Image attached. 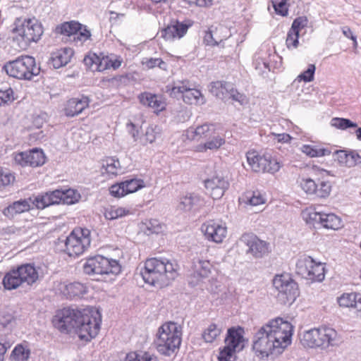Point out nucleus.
<instances>
[{
    "instance_id": "obj_1",
    "label": "nucleus",
    "mask_w": 361,
    "mask_h": 361,
    "mask_svg": "<svg viewBox=\"0 0 361 361\" xmlns=\"http://www.w3.org/2000/svg\"><path fill=\"white\" fill-rule=\"evenodd\" d=\"M99 312L92 307L76 310L70 307L59 311L53 319L54 326L62 333H75L86 341L94 338L100 329Z\"/></svg>"
},
{
    "instance_id": "obj_2",
    "label": "nucleus",
    "mask_w": 361,
    "mask_h": 361,
    "mask_svg": "<svg viewBox=\"0 0 361 361\" xmlns=\"http://www.w3.org/2000/svg\"><path fill=\"white\" fill-rule=\"evenodd\" d=\"M293 326L281 317L263 325L255 336L253 349L257 356L267 357L282 353L291 343Z\"/></svg>"
},
{
    "instance_id": "obj_3",
    "label": "nucleus",
    "mask_w": 361,
    "mask_h": 361,
    "mask_svg": "<svg viewBox=\"0 0 361 361\" xmlns=\"http://www.w3.org/2000/svg\"><path fill=\"white\" fill-rule=\"evenodd\" d=\"M178 268L176 261L152 257L145 261L140 274L145 283L163 288L169 286L177 277Z\"/></svg>"
},
{
    "instance_id": "obj_4",
    "label": "nucleus",
    "mask_w": 361,
    "mask_h": 361,
    "mask_svg": "<svg viewBox=\"0 0 361 361\" xmlns=\"http://www.w3.org/2000/svg\"><path fill=\"white\" fill-rule=\"evenodd\" d=\"M181 341V326L178 323L169 322L159 327L154 343L159 353L170 356L179 348Z\"/></svg>"
},
{
    "instance_id": "obj_5",
    "label": "nucleus",
    "mask_w": 361,
    "mask_h": 361,
    "mask_svg": "<svg viewBox=\"0 0 361 361\" xmlns=\"http://www.w3.org/2000/svg\"><path fill=\"white\" fill-rule=\"evenodd\" d=\"M44 32L41 23L35 18L18 20L13 29V42L20 49H26L32 42L39 41Z\"/></svg>"
},
{
    "instance_id": "obj_6",
    "label": "nucleus",
    "mask_w": 361,
    "mask_h": 361,
    "mask_svg": "<svg viewBox=\"0 0 361 361\" xmlns=\"http://www.w3.org/2000/svg\"><path fill=\"white\" fill-rule=\"evenodd\" d=\"M4 68L6 73L20 80H31L39 74L40 68L35 63V60L30 56L18 57L14 61L6 63Z\"/></svg>"
},
{
    "instance_id": "obj_7",
    "label": "nucleus",
    "mask_w": 361,
    "mask_h": 361,
    "mask_svg": "<svg viewBox=\"0 0 361 361\" xmlns=\"http://www.w3.org/2000/svg\"><path fill=\"white\" fill-rule=\"evenodd\" d=\"M243 329L231 327L228 329L224 339L225 346L220 351L219 361H235V354L244 348Z\"/></svg>"
},
{
    "instance_id": "obj_8",
    "label": "nucleus",
    "mask_w": 361,
    "mask_h": 361,
    "mask_svg": "<svg viewBox=\"0 0 361 361\" xmlns=\"http://www.w3.org/2000/svg\"><path fill=\"white\" fill-rule=\"evenodd\" d=\"M121 267L116 259L97 255L88 259L83 264V271L89 275H117Z\"/></svg>"
},
{
    "instance_id": "obj_9",
    "label": "nucleus",
    "mask_w": 361,
    "mask_h": 361,
    "mask_svg": "<svg viewBox=\"0 0 361 361\" xmlns=\"http://www.w3.org/2000/svg\"><path fill=\"white\" fill-rule=\"evenodd\" d=\"M296 273L312 282H321L325 277V264L310 256H302L296 262Z\"/></svg>"
},
{
    "instance_id": "obj_10",
    "label": "nucleus",
    "mask_w": 361,
    "mask_h": 361,
    "mask_svg": "<svg viewBox=\"0 0 361 361\" xmlns=\"http://www.w3.org/2000/svg\"><path fill=\"white\" fill-rule=\"evenodd\" d=\"M66 252L69 256L76 257L82 254L90 245V231L87 228H75L65 241Z\"/></svg>"
},
{
    "instance_id": "obj_11",
    "label": "nucleus",
    "mask_w": 361,
    "mask_h": 361,
    "mask_svg": "<svg viewBox=\"0 0 361 361\" xmlns=\"http://www.w3.org/2000/svg\"><path fill=\"white\" fill-rule=\"evenodd\" d=\"M277 299L282 304L293 303L299 295L298 286L288 275H278L273 280Z\"/></svg>"
},
{
    "instance_id": "obj_12",
    "label": "nucleus",
    "mask_w": 361,
    "mask_h": 361,
    "mask_svg": "<svg viewBox=\"0 0 361 361\" xmlns=\"http://www.w3.org/2000/svg\"><path fill=\"white\" fill-rule=\"evenodd\" d=\"M304 220L313 226L320 225L327 229L337 230L341 227L342 221L332 213L326 214L316 211H308L302 213Z\"/></svg>"
},
{
    "instance_id": "obj_13",
    "label": "nucleus",
    "mask_w": 361,
    "mask_h": 361,
    "mask_svg": "<svg viewBox=\"0 0 361 361\" xmlns=\"http://www.w3.org/2000/svg\"><path fill=\"white\" fill-rule=\"evenodd\" d=\"M170 94L174 97L180 96L184 102L190 104H203L205 102L201 92L188 81L177 82L171 88Z\"/></svg>"
},
{
    "instance_id": "obj_14",
    "label": "nucleus",
    "mask_w": 361,
    "mask_h": 361,
    "mask_svg": "<svg viewBox=\"0 0 361 361\" xmlns=\"http://www.w3.org/2000/svg\"><path fill=\"white\" fill-rule=\"evenodd\" d=\"M12 157L15 163L23 167H37L45 163L43 151L36 148L25 152H14Z\"/></svg>"
},
{
    "instance_id": "obj_15",
    "label": "nucleus",
    "mask_w": 361,
    "mask_h": 361,
    "mask_svg": "<svg viewBox=\"0 0 361 361\" xmlns=\"http://www.w3.org/2000/svg\"><path fill=\"white\" fill-rule=\"evenodd\" d=\"M301 189L309 195H314L319 198L329 197L331 191V185L329 181H321L316 183L311 178L302 177L300 180Z\"/></svg>"
},
{
    "instance_id": "obj_16",
    "label": "nucleus",
    "mask_w": 361,
    "mask_h": 361,
    "mask_svg": "<svg viewBox=\"0 0 361 361\" xmlns=\"http://www.w3.org/2000/svg\"><path fill=\"white\" fill-rule=\"evenodd\" d=\"M192 25L193 22L189 19L183 21L173 20L161 30V35L167 41L180 39Z\"/></svg>"
},
{
    "instance_id": "obj_17",
    "label": "nucleus",
    "mask_w": 361,
    "mask_h": 361,
    "mask_svg": "<svg viewBox=\"0 0 361 361\" xmlns=\"http://www.w3.org/2000/svg\"><path fill=\"white\" fill-rule=\"evenodd\" d=\"M240 241L248 247L247 253L251 254L255 258H261L269 253V244L254 234L245 233L240 238Z\"/></svg>"
},
{
    "instance_id": "obj_18",
    "label": "nucleus",
    "mask_w": 361,
    "mask_h": 361,
    "mask_svg": "<svg viewBox=\"0 0 361 361\" xmlns=\"http://www.w3.org/2000/svg\"><path fill=\"white\" fill-rule=\"evenodd\" d=\"M146 186L141 178H130L112 185L109 188L110 194L115 197H122L133 193Z\"/></svg>"
},
{
    "instance_id": "obj_19",
    "label": "nucleus",
    "mask_w": 361,
    "mask_h": 361,
    "mask_svg": "<svg viewBox=\"0 0 361 361\" xmlns=\"http://www.w3.org/2000/svg\"><path fill=\"white\" fill-rule=\"evenodd\" d=\"M204 186L214 200H219L228 188L229 183L222 176L215 175L204 180Z\"/></svg>"
},
{
    "instance_id": "obj_20",
    "label": "nucleus",
    "mask_w": 361,
    "mask_h": 361,
    "mask_svg": "<svg viewBox=\"0 0 361 361\" xmlns=\"http://www.w3.org/2000/svg\"><path fill=\"white\" fill-rule=\"evenodd\" d=\"M201 229L207 240L216 243H221L227 234L225 225L212 220L203 224Z\"/></svg>"
},
{
    "instance_id": "obj_21",
    "label": "nucleus",
    "mask_w": 361,
    "mask_h": 361,
    "mask_svg": "<svg viewBox=\"0 0 361 361\" xmlns=\"http://www.w3.org/2000/svg\"><path fill=\"white\" fill-rule=\"evenodd\" d=\"M204 205V200L198 194L186 192L179 198L178 208L184 212H196Z\"/></svg>"
},
{
    "instance_id": "obj_22",
    "label": "nucleus",
    "mask_w": 361,
    "mask_h": 361,
    "mask_svg": "<svg viewBox=\"0 0 361 361\" xmlns=\"http://www.w3.org/2000/svg\"><path fill=\"white\" fill-rule=\"evenodd\" d=\"M335 161L341 165L352 168L361 164V156L355 150H336L333 154Z\"/></svg>"
},
{
    "instance_id": "obj_23",
    "label": "nucleus",
    "mask_w": 361,
    "mask_h": 361,
    "mask_svg": "<svg viewBox=\"0 0 361 361\" xmlns=\"http://www.w3.org/2000/svg\"><path fill=\"white\" fill-rule=\"evenodd\" d=\"M90 100L87 97L82 96L80 98L69 99L64 108L67 116L73 117L80 114L89 105Z\"/></svg>"
},
{
    "instance_id": "obj_24",
    "label": "nucleus",
    "mask_w": 361,
    "mask_h": 361,
    "mask_svg": "<svg viewBox=\"0 0 361 361\" xmlns=\"http://www.w3.org/2000/svg\"><path fill=\"white\" fill-rule=\"evenodd\" d=\"M320 334V345L322 349H327L329 347L338 345L339 339L337 331L331 327L322 326L319 327Z\"/></svg>"
},
{
    "instance_id": "obj_25",
    "label": "nucleus",
    "mask_w": 361,
    "mask_h": 361,
    "mask_svg": "<svg viewBox=\"0 0 361 361\" xmlns=\"http://www.w3.org/2000/svg\"><path fill=\"white\" fill-rule=\"evenodd\" d=\"M32 198L20 200L6 207L3 214L8 219H13L16 215L28 212L32 208Z\"/></svg>"
},
{
    "instance_id": "obj_26",
    "label": "nucleus",
    "mask_w": 361,
    "mask_h": 361,
    "mask_svg": "<svg viewBox=\"0 0 361 361\" xmlns=\"http://www.w3.org/2000/svg\"><path fill=\"white\" fill-rule=\"evenodd\" d=\"M140 102L154 109V111H161L165 109V102L161 97L150 92H143L138 96Z\"/></svg>"
},
{
    "instance_id": "obj_27",
    "label": "nucleus",
    "mask_w": 361,
    "mask_h": 361,
    "mask_svg": "<svg viewBox=\"0 0 361 361\" xmlns=\"http://www.w3.org/2000/svg\"><path fill=\"white\" fill-rule=\"evenodd\" d=\"M59 290L67 298L80 297L86 293V287L81 283H59Z\"/></svg>"
},
{
    "instance_id": "obj_28",
    "label": "nucleus",
    "mask_w": 361,
    "mask_h": 361,
    "mask_svg": "<svg viewBox=\"0 0 361 361\" xmlns=\"http://www.w3.org/2000/svg\"><path fill=\"white\" fill-rule=\"evenodd\" d=\"M73 55L71 48H63L51 54L50 64L56 69L67 65Z\"/></svg>"
},
{
    "instance_id": "obj_29",
    "label": "nucleus",
    "mask_w": 361,
    "mask_h": 361,
    "mask_svg": "<svg viewBox=\"0 0 361 361\" xmlns=\"http://www.w3.org/2000/svg\"><path fill=\"white\" fill-rule=\"evenodd\" d=\"M225 143L224 135L217 129L210 137L206 140L204 144L197 146V151L204 152L207 149L216 150L219 149Z\"/></svg>"
},
{
    "instance_id": "obj_30",
    "label": "nucleus",
    "mask_w": 361,
    "mask_h": 361,
    "mask_svg": "<svg viewBox=\"0 0 361 361\" xmlns=\"http://www.w3.org/2000/svg\"><path fill=\"white\" fill-rule=\"evenodd\" d=\"M17 269L22 278L23 285L30 286L37 281L39 273L34 265L25 264L18 267Z\"/></svg>"
},
{
    "instance_id": "obj_31",
    "label": "nucleus",
    "mask_w": 361,
    "mask_h": 361,
    "mask_svg": "<svg viewBox=\"0 0 361 361\" xmlns=\"http://www.w3.org/2000/svg\"><path fill=\"white\" fill-rule=\"evenodd\" d=\"M232 90V84L230 82L216 81L211 83L210 92L219 99L227 101L229 92Z\"/></svg>"
},
{
    "instance_id": "obj_32",
    "label": "nucleus",
    "mask_w": 361,
    "mask_h": 361,
    "mask_svg": "<svg viewBox=\"0 0 361 361\" xmlns=\"http://www.w3.org/2000/svg\"><path fill=\"white\" fill-rule=\"evenodd\" d=\"M122 172L120 161L116 157H107L102 161V173H106L109 176H116Z\"/></svg>"
},
{
    "instance_id": "obj_33",
    "label": "nucleus",
    "mask_w": 361,
    "mask_h": 361,
    "mask_svg": "<svg viewBox=\"0 0 361 361\" xmlns=\"http://www.w3.org/2000/svg\"><path fill=\"white\" fill-rule=\"evenodd\" d=\"M320 334L319 328L305 331L302 336L301 343L304 346L309 348H321Z\"/></svg>"
},
{
    "instance_id": "obj_34",
    "label": "nucleus",
    "mask_w": 361,
    "mask_h": 361,
    "mask_svg": "<svg viewBox=\"0 0 361 361\" xmlns=\"http://www.w3.org/2000/svg\"><path fill=\"white\" fill-rule=\"evenodd\" d=\"M3 284L7 290L16 289L19 286H23L22 278L18 269L10 271L4 276Z\"/></svg>"
},
{
    "instance_id": "obj_35",
    "label": "nucleus",
    "mask_w": 361,
    "mask_h": 361,
    "mask_svg": "<svg viewBox=\"0 0 361 361\" xmlns=\"http://www.w3.org/2000/svg\"><path fill=\"white\" fill-rule=\"evenodd\" d=\"M222 331L221 324L211 323L203 331L202 337L206 343H212L220 336Z\"/></svg>"
},
{
    "instance_id": "obj_36",
    "label": "nucleus",
    "mask_w": 361,
    "mask_h": 361,
    "mask_svg": "<svg viewBox=\"0 0 361 361\" xmlns=\"http://www.w3.org/2000/svg\"><path fill=\"white\" fill-rule=\"evenodd\" d=\"M261 161H262V172L275 173L279 171L281 167L280 161L269 154H264Z\"/></svg>"
},
{
    "instance_id": "obj_37",
    "label": "nucleus",
    "mask_w": 361,
    "mask_h": 361,
    "mask_svg": "<svg viewBox=\"0 0 361 361\" xmlns=\"http://www.w3.org/2000/svg\"><path fill=\"white\" fill-rule=\"evenodd\" d=\"M240 203L249 204L251 206H257L264 204V198L259 192H247L239 198Z\"/></svg>"
},
{
    "instance_id": "obj_38",
    "label": "nucleus",
    "mask_w": 361,
    "mask_h": 361,
    "mask_svg": "<svg viewBox=\"0 0 361 361\" xmlns=\"http://www.w3.org/2000/svg\"><path fill=\"white\" fill-rule=\"evenodd\" d=\"M302 152L310 157H320L329 155L331 150L329 148L319 147L315 145H304L301 147Z\"/></svg>"
},
{
    "instance_id": "obj_39",
    "label": "nucleus",
    "mask_w": 361,
    "mask_h": 361,
    "mask_svg": "<svg viewBox=\"0 0 361 361\" xmlns=\"http://www.w3.org/2000/svg\"><path fill=\"white\" fill-rule=\"evenodd\" d=\"M212 267L208 260L197 259L193 262L194 271L200 277L208 276L211 272Z\"/></svg>"
},
{
    "instance_id": "obj_40",
    "label": "nucleus",
    "mask_w": 361,
    "mask_h": 361,
    "mask_svg": "<svg viewBox=\"0 0 361 361\" xmlns=\"http://www.w3.org/2000/svg\"><path fill=\"white\" fill-rule=\"evenodd\" d=\"M132 214V211L129 209L124 207H111L105 211L104 216L106 219L114 220Z\"/></svg>"
},
{
    "instance_id": "obj_41",
    "label": "nucleus",
    "mask_w": 361,
    "mask_h": 361,
    "mask_svg": "<svg viewBox=\"0 0 361 361\" xmlns=\"http://www.w3.org/2000/svg\"><path fill=\"white\" fill-rule=\"evenodd\" d=\"M216 130L217 128L216 125L212 123H204L197 126L193 133H195V136L207 140L208 137H210L211 135L214 133Z\"/></svg>"
},
{
    "instance_id": "obj_42",
    "label": "nucleus",
    "mask_w": 361,
    "mask_h": 361,
    "mask_svg": "<svg viewBox=\"0 0 361 361\" xmlns=\"http://www.w3.org/2000/svg\"><path fill=\"white\" fill-rule=\"evenodd\" d=\"M247 161L252 170L255 172H262V156H259L255 151H250L246 154Z\"/></svg>"
},
{
    "instance_id": "obj_43",
    "label": "nucleus",
    "mask_w": 361,
    "mask_h": 361,
    "mask_svg": "<svg viewBox=\"0 0 361 361\" xmlns=\"http://www.w3.org/2000/svg\"><path fill=\"white\" fill-rule=\"evenodd\" d=\"M80 28H81L80 23L75 21H71L63 23L60 25V27H57V30L62 35L73 37L75 32H77Z\"/></svg>"
},
{
    "instance_id": "obj_44",
    "label": "nucleus",
    "mask_w": 361,
    "mask_h": 361,
    "mask_svg": "<svg viewBox=\"0 0 361 361\" xmlns=\"http://www.w3.org/2000/svg\"><path fill=\"white\" fill-rule=\"evenodd\" d=\"M212 28L217 45L231 36L230 30L224 25H219L216 27L212 26Z\"/></svg>"
},
{
    "instance_id": "obj_45",
    "label": "nucleus",
    "mask_w": 361,
    "mask_h": 361,
    "mask_svg": "<svg viewBox=\"0 0 361 361\" xmlns=\"http://www.w3.org/2000/svg\"><path fill=\"white\" fill-rule=\"evenodd\" d=\"M123 361H158V359L155 355L147 352L142 354L131 352L126 355Z\"/></svg>"
},
{
    "instance_id": "obj_46",
    "label": "nucleus",
    "mask_w": 361,
    "mask_h": 361,
    "mask_svg": "<svg viewBox=\"0 0 361 361\" xmlns=\"http://www.w3.org/2000/svg\"><path fill=\"white\" fill-rule=\"evenodd\" d=\"M142 64L148 69H152L155 67H159L160 69L166 71L167 69V64L161 58H143Z\"/></svg>"
},
{
    "instance_id": "obj_47",
    "label": "nucleus",
    "mask_w": 361,
    "mask_h": 361,
    "mask_svg": "<svg viewBox=\"0 0 361 361\" xmlns=\"http://www.w3.org/2000/svg\"><path fill=\"white\" fill-rule=\"evenodd\" d=\"M358 293H345L337 298V302L341 307H352Z\"/></svg>"
},
{
    "instance_id": "obj_48",
    "label": "nucleus",
    "mask_w": 361,
    "mask_h": 361,
    "mask_svg": "<svg viewBox=\"0 0 361 361\" xmlns=\"http://www.w3.org/2000/svg\"><path fill=\"white\" fill-rule=\"evenodd\" d=\"M161 135V129L157 126H149L145 133L143 137V144L145 145L147 142L152 143L156 140L157 137H159Z\"/></svg>"
},
{
    "instance_id": "obj_49",
    "label": "nucleus",
    "mask_w": 361,
    "mask_h": 361,
    "mask_svg": "<svg viewBox=\"0 0 361 361\" xmlns=\"http://www.w3.org/2000/svg\"><path fill=\"white\" fill-rule=\"evenodd\" d=\"M30 351L23 345H16L12 351L11 356L16 361H25L29 358Z\"/></svg>"
},
{
    "instance_id": "obj_50",
    "label": "nucleus",
    "mask_w": 361,
    "mask_h": 361,
    "mask_svg": "<svg viewBox=\"0 0 361 361\" xmlns=\"http://www.w3.org/2000/svg\"><path fill=\"white\" fill-rule=\"evenodd\" d=\"M331 125L336 128L346 130L350 128H357L356 123L351 121L348 118H334L331 121Z\"/></svg>"
},
{
    "instance_id": "obj_51",
    "label": "nucleus",
    "mask_w": 361,
    "mask_h": 361,
    "mask_svg": "<svg viewBox=\"0 0 361 361\" xmlns=\"http://www.w3.org/2000/svg\"><path fill=\"white\" fill-rule=\"evenodd\" d=\"M48 195V192L45 194L38 195L35 197L33 200H32V204L35 206L37 209H44L47 207H49L51 204L50 199Z\"/></svg>"
},
{
    "instance_id": "obj_52",
    "label": "nucleus",
    "mask_w": 361,
    "mask_h": 361,
    "mask_svg": "<svg viewBox=\"0 0 361 361\" xmlns=\"http://www.w3.org/2000/svg\"><path fill=\"white\" fill-rule=\"evenodd\" d=\"M299 33L298 31H293L292 30H289L287 34V37L286 40V44L288 49H296L299 44Z\"/></svg>"
},
{
    "instance_id": "obj_53",
    "label": "nucleus",
    "mask_w": 361,
    "mask_h": 361,
    "mask_svg": "<svg viewBox=\"0 0 361 361\" xmlns=\"http://www.w3.org/2000/svg\"><path fill=\"white\" fill-rule=\"evenodd\" d=\"M316 67L314 64H309L308 68L306 71L301 73L297 79L298 81H304L305 82H311L314 80V75L315 73Z\"/></svg>"
},
{
    "instance_id": "obj_54",
    "label": "nucleus",
    "mask_w": 361,
    "mask_h": 361,
    "mask_svg": "<svg viewBox=\"0 0 361 361\" xmlns=\"http://www.w3.org/2000/svg\"><path fill=\"white\" fill-rule=\"evenodd\" d=\"M62 197L63 203L71 204L78 201L80 195L74 190L69 189L63 191Z\"/></svg>"
},
{
    "instance_id": "obj_55",
    "label": "nucleus",
    "mask_w": 361,
    "mask_h": 361,
    "mask_svg": "<svg viewBox=\"0 0 361 361\" xmlns=\"http://www.w3.org/2000/svg\"><path fill=\"white\" fill-rule=\"evenodd\" d=\"M288 0H271L273 7L277 14L282 16L288 15V9L287 6Z\"/></svg>"
},
{
    "instance_id": "obj_56",
    "label": "nucleus",
    "mask_w": 361,
    "mask_h": 361,
    "mask_svg": "<svg viewBox=\"0 0 361 361\" xmlns=\"http://www.w3.org/2000/svg\"><path fill=\"white\" fill-rule=\"evenodd\" d=\"M163 231V226L159 222L158 220H149L146 224V233L147 235L152 233H159Z\"/></svg>"
},
{
    "instance_id": "obj_57",
    "label": "nucleus",
    "mask_w": 361,
    "mask_h": 361,
    "mask_svg": "<svg viewBox=\"0 0 361 361\" xmlns=\"http://www.w3.org/2000/svg\"><path fill=\"white\" fill-rule=\"evenodd\" d=\"M91 37V33L88 30L86 26L81 24V28H80L73 37V39L76 42H80L81 43L87 41Z\"/></svg>"
},
{
    "instance_id": "obj_58",
    "label": "nucleus",
    "mask_w": 361,
    "mask_h": 361,
    "mask_svg": "<svg viewBox=\"0 0 361 361\" xmlns=\"http://www.w3.org/2000/svg\"><path fill=\"white\" fill-rule=\"evenodd\" d=\"M255 69L259 72H264V70L271 71V66L265 59L262 58L259 55L255 56L254 62Z\"/></svg>"
},
{
    "instance_id": "obj_59",
    "label": "nucleus",
    "mask_w": 361,
    "mask_h": 361,
    "mask_svg": "<svg viewBox=\"0 0 361 361\" xmlns=\"http://www.w3.org/2000/svg\"><path fill=\"white\" fill-rule=\"evenodd\" d=\"M109 58L108 56H98V61L94 71L102 72L110 68Z\"/></svg>"
},
{
    "instance_id": "obj_60",
    "label": "nucleus",
    "mask_w": 361,
    "mask_h": 361,
    "mask_svg": "<svg viewBox=\"0 0 361 361\" xmlns=\"http://www.w3.org/2000/svg\"><path fill=\"white\" fill-rule=\"evenodd\" d=\"M232 99L235 102H238L240 104H243L246 102V97L242 93H240L237 90H235L232 84V90L229 92L228 95V99Z\"/></svg>"
},
{
    "instance_id": "obj_61",
    "label": "nucleus",
    "mask_w": 361,
    "mask_h": 361,
    "mask_svg": "<svg viewBox=\"0 0 361 361\" xmlns=\"http://www.w3.org/2000/svg\"><path fill=\"white\" fill-rule=\"evenodd\" d=\"M98 56L96 54L90 53L86 55L83 59V62L87 68L94 71V68L96 67V64L98 61Z\"/></svg>"
},
{
    "instance_id": "obj_62",
    "label": "nucleus",
    "mask_w": 361,
    "mask_h": 361,
    "mask_svg": "<svg viewBox=\"0 0 361 361\" xmlns=\"http://www.w3.org/2000/svg\"><path fill=\"white\" fill-rule=\"evenodd\" d=\"M13 100V91L8 87L6 90H0V105L11 102Z\"/></svg>"
},
{
    "instance_id": "obj_63",
    "label": "nucleus",
    "mask_w": 361,
    "mask_h": 361,
    "mask_svg": "<svg viewBox=\"0 0 361 361\" xmlns=\"http://www.w3.org/2000/svg\"><path fill=\"white\" fill-rule=\"evenodd\" d=\"M48 195L50 197L49 201H50V203L51 205L60 204L61 202H63L62 196L63 195V191L56 190L48 192Z\"/></svg>"
},
{
    "instance_id": "obj_64",
    "label": "nucleus",
    "mask_w": 361,
    "mask_h": 361,
    "mask_svg": "<svg viewBox=\"0 0 361 361\" xmlns=\"http://www.w3.org/2000/svg\"><path fill=\"white\" fill-rule=\"evenodd\" d=\"M306 24V20L302 18H298L294 20L290 28L293 31H298L300 33V30L303 29Z\"/></svg>"
}]
</instances>
